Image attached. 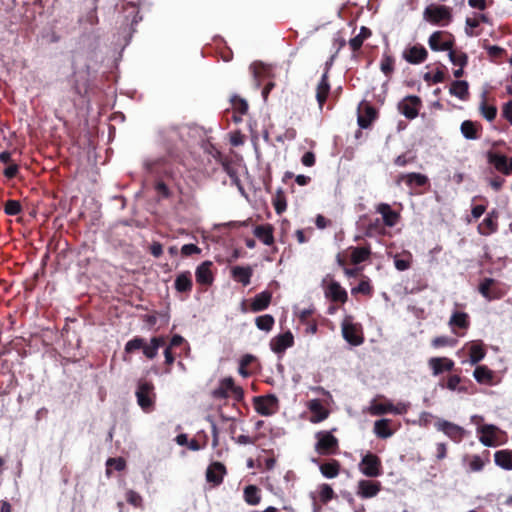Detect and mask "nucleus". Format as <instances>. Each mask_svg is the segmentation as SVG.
<instances>
[{
    "mask_svg": "<svg viewBox=\"0 0 512 512\" xmlns=\"http://www.w3.org/2000/svg\"><path fill=\"white\" fill-rule=\"evenodd\" d=\"M155 387L151 381L140 379L135 392L137 403L144 412H151L155 407Z\"/></svg>",
    "mask_w": 512,
    "mask_h": 512,
    "instance_id": "f257e3e1",
    "label": "nucleus"
},
{
    "mask_svg": "<svg viewBox=\"0 0 512 512\" xmlns=\"http://www.w3.org/2000/svg\"><path fill=\"white\" fill-rule=\"evenodd\" d=\"M213 397L216 399H226L232 397L236 401L244 398V391L240 386L235 385L232 377L223 378L219 386L213 391Z\"/></svg>",
    "mask_w": 512,
    "mask_h": 512,
    "instance_id": "f03ea898",
    "label": "nucleus"
},
{
    "mask_svg": "<svg viewBox=\"0 0 512 512\" xmlns=\"http://www.w3.org/2000/svg\"><path fill=\"white\" fill-rule=\"evenodd\" d=\"M424 18L433 25H448L452 20L451 8L445 5H429L424 10Z\"/></svg>",
    "mask_w": 512,
    "mask_h": 512,
    "instance_id": "7ed1b4c3",
    "label": "nucleus"
},
{
    "mask_svg": "<svg viewBox=\"0 0 512 512\" xmlns=\"http://www.w3.org/2000/svg\"><path fill=\"white\" fill-rule=\"evenodd\" d=\"M478 292L488 301L499 300L503 298L507 290L503 285L493 278H484L479 286Z\"/></svg>",
    "mask_w": 512,
    "mask_h": 512,
    "instance_id": "20e7f679",
    "label": "nucleus"
},
{
    "mask_svg": "<svg viewBox=\"0 0 512 512\" xmlns=\"http://www.w3.org/2000/svg\"><path fill=\"white\" fill-rule=\"evenodd\" d=\"M359 470L366 477H378L383 473L381 459L376 454L368 452L362 457L359 463Z\"/></svg>",
    "mask_w": 512,
    "mask_h": 512,
    "instance_id": "39448f33",
    "label": "nucleus"
},
{
    "mask_svg": "<svg viewBox=\"0 0 512 512\" xmlns=\"http://www.w3.org/2000/svg\"><path fill=\"white\" fill-rule=\"evenodd\" d=\"M317 443L315 450L320 455L335 454L339 448L338 439L331 432L320 431L316 434Z\"/></svg>",
    "mask_w": 512,
    "mask_h": 512,
    "instance_id": "423d86ee",
    "label": "nucleus"
},
{
    "mask_svg": "<svg viewBox=\"0 0 512 512\" xmlns=\"http://www.w3.org/2000/svg\"><path fill=\"white\" fill-rule=\"evenodd\" d=\"M454 43L455 41L453 35L447 31H435L430 35L428 39L429 47L433 51L451 50L454 46Z\"/></svg>",
    "mask_w": 512,
    "mask_h": 512,
    "instance_id": "0eeeda50",
    "label": "nucleus"
},
{
    "mask_svg": "<svg viewBox=\"0 0 512 512\" xmlns=\"http://www.w3.org/2000/svg\"><path fill=\"white\" fill-rule=\"evenodd\" d=\"M435 428L439 431H442L452 441L457 443L461 442L466 434V431L463 427L443 419H439L435 423Z\"/></svg>",
    "mask_w": 512,
    "mask_h": 512,
    "instance_id": "6e6552de",
    "label": "nucleus"
},
{
    "mask_svg": "<svg viewBox=\"0 0 512 512\" xmlns=\"http://www.w3.org/2000/svg\"><path fill=\"white\" fill-rule=\"evenodd\" d=\"M382 490V484L377 480L361 479L357 483L356 494L361 499L376 497Z\"/></svg>",
    "mask_w": 512,
    "mask_h": 512,
    "instance_id": "1a4fd4ad",
    "label": "nucleus"
},
{
    "mask_svg": "<svg viewBox=\"0 0 512 512\" xmlns=\"http://www.w3.org/2000/svg\"><path fill=\"white\" fill-rule=\"evenodd\" d=\"M421 106L422 101L420 97L409 95L399 102L398 109L407 119H414L418 116Z\"/></svg>",
    "mask_w": 512,
    "mask_h": 512,
    "instance_id": "9d476101",
    "label": "nucleus"
},
{
    "mask_svg": "<svg viewBox=\"0 0 512 512\" xmlns=\"http://www.w3.org/2000/svg\"><path fill=\"white\" fill-rule=\"evenodd\" d=\"M278 406V399L275 395L258 396L254 398V408L257 413L263 416L272 415Z\"/></svg>",
    "mask_w": 512,
    "mask_h": 512,
    "instance_id": "9b49d317",
    "label": "nucleus"
},
{
    "mask_svg": "<svg viewBox=\"0 0 512 512\" xmlns=\"http://www.w3.org/2000/svg\"><path fill=\"white\" fill-rule=\"evenodd\" d=\"M293 345L294 336L289 330L273 337L270 341L271 350L278 355L283 354L286 349L292 347Z\"/></svg>",
    "mask_w": 512,
    "mask_h": 512,
    "instance_id": "f8f14e48",
    "label": "nucleus"
},
{
    "mask_svg": "<svg viewBox=\"0 0 512 512\" xmlns=\"http://www.w3.org/2000/svg\"><path fill=\"white\" fill-rule=\"evenodd\" d=\"M226 473L227 470L223 463L218 461L212 462L206 470V481L213 487H217L222 484Z\"/></svg>",
    "mask_w": 512,
    "mask_h": 512,
    "instance_id": "ddd939ff",
    "label": "nucleus"
},
{
    "mask_svg": "<svg viewBox=\"0 0 512 512\" xmlns=\"http://www.w3.org/2000/svg\"><path fill=\"white\" fill-rule=\"evenodd\" d=\"M403 59H405L410 64H421L426 61L428 57V52L426 48L421 44H416L406 48L402 54Z\"/></svg>",
    "mask_w": 512,
    "mask_h": 512,
    "instance_id": "4468645a",
    "label": "nucleus"
},
{
    "mask_svg": "<svg viewBox=\"0 0 512 512\" xmlns=\"http://www.w3.org/2000/svg\"><path fill=\"white\" fill-rule=\"evenodd\" d=\"M342 334L343 338L353 346H359L364 342V337L362 336L357 324L343 322Z\"/></svg>",
    "mask_w": 512,
    "mask_h": 512,
    "instance_id": "2eb2a0df",
    "label": "nucleus"
},
{
    "mask_svg": "<svg viewBox=\"0 0 512 512\" xmlns=\"http://www.w3.org/2000/svg\"><path fill=\"white\" fill-rule=\"evenodd\" d=\"M350 257V263L353 265H359L370 259L372 254L371 245L366 244L364 246H350L347 249Z\"/></svg>",
    "mask_w": 512,
    "mask_h": 512,
    "instance_id": "dca6fc26",
    "label": "nucleus"
},
{
    "mask_svg": "<svg viewBox=\"0 0 512 512\" xmlns=\"http://www.w3.org/2000/svg\"><path fill=\"white\" fill-rule=\"evenodd\" d=\"M499 432L500 430L498 427L491 424H485L479 428V433L481 434L479 440L485 446H497L499 444L497 440V434Z\"/></svg>",
    "mask_w": 512,
    "mask_h": 512,
    "instance_id": "f3484780",
    "label": "nucleus"
},
{
    "mask_svg": "<svg viewBox=\"0 0 512 512\" xmlns=\"http://www.w3.org/2000/svg\"><path fill=\"white\" fill-rule=\"evenodd\" d=\"M213 263L211 261L202 262L195 271L196 282L203 286H210L214 281V276L211 271Z\"/></svg>",
    "mask_w": 512,
    "mask_h": 512,
    "instance_id": "a211bd4d",
    "label": "nucleus"
},
{
    "mask_svg": "<svg viewBox=\"0 0 512 512\" xmlns=\"http://www.w3.org/2000/svg\"><path fill=\"white\" fill-rule=\"evenodd\" d=\"M376 212L381 214L383 223L387 227L395 226L401 217L400 213L392 210L391 206L387 203H379L376 206Z\"/></svg>",
    "mask_w": 512,
    "mask_h": 512,
    "instance_id": "6ab92c4d",
    "label": "nucleus"
},
{
    "mask_svg": "<svg viewBox=\"0 0 512 512\" xmlns=\"http://www.w3.org/2000/svg\"><path fill=\"white\" fill-rule=\"evenodd\" d=\"M483 127L481 123L465 120L460 125V131L463 137L467 140H477L481 137Z\"/></svg>",
    "mask_w": 512,
    "mask_h": 512,
    "instance_id": "aec40b11",
    "label": "nucleus"
},
{
    "mask_svg": "<svg viewBox=\"0 0 512 512\" xmlns=\"http://www.w3.org/2000/svg\"><path fill=\"white\" fill-rule=\"evenodd\" d=\"M330 90L331 86L329 82V76H327V71H324L316 87V100L320 110L323 109V106L326 103L327 98L329 96Z\"/></svg>",
    "mask_w": 512,
    "mask_h": 512,
    "instance_id": "412c9836",
    "label": "nucleus"
},
{
    "mask_svg": "<svg viewBox=\"0 0 512 512\" xmlns=\"http://www.w3.org/2000/svg\"><path fill=\"white\" fill-rule=\"evenodd\" d=\"M376 117V109L372 105L365 103L359 108L358 125L363 129H367Z\"/></svg>",
    "mask_w": 512,
    "mask_h": 512,
    "instance_id": "4be33fe9",
    "label": "nucleus"
},
{
    "mask_svg": "<svg viewBox=\"0 0 512 512\" xmlns=\"http://www.w3.org/2000/svg\"><path fill=\"white\" fill-rule=\"evenodd\" d=\"M325 296L336 303H345L348 299L346 290L336 281H331L326 287Z\"/></svg>",
    "mask_w": 512,
    "mask_h": 512,
    "instance_id": "5701e85b",
    "label": "nucleus"
},
{
    "mask_svg": "<svg viewBox=\"0 0 512 512\" xmlns=\"http://www.w3.org/2000/svg\"><path fill=\"white\" fill-rule=\"evenodd\" d=\"M124 21L126 24H130L131 27L137 25L142 17L139 14V7L133 2H125L122 4V11Z\"/></svg>",
    "mask_w": 512,
    "mask_h": 512,
    "instance_id": "b1692460",
    "label": "nucleus"
},
{
    "mask_svg": "<svg viewBox=\"0 0 512 512\" xmlns=\"http://www.w3.org/2000/svg\"><path fill=\"white\" fill-rule=\"evenodd\" d=\"M428 363L435 376L445 371H452L455 366L454 361L447 357H433Z\"/></svg>",
    "mask_w": 512,
    "mask_h": 512,
    "instance_id": "393cba45",
    "label": "nucleus"
},
{
    "mask_svg": "<svg viewBox=\"0 0 512 512\" xmlns=\"http://www.w3.org/2000/svg\"><path fill=\"white\" fill-rule=\"evenodd\" d=\"M272 301V292L264 290L257 294L251 301L250 310L254 313L266 310Z\"/></svg>",
    "mask_w": 512,
    "mask_h": 512,
    "instance_id": "a878e982",
    "label": "nucleus"
},
{
    "mask_svg": "<svg viewBox=\"0 0 512 512\" xmlns=\"http://www.w3.org/2000/svg\"><path fill=\"white\" fill-rule=\"evenodd\" d=\"M308 408L311 413L310 421L312 423L322 422L329 415V411L322 405V403L318 399L311 400L308 404Z\"/></svg>",
    "mask_w": 512,
    "mask_h": 512,
    "instance_id": "bb28decb",
    "label": "nucleus"
},
{
    "mask_svg": "<svg viewBox=\"0 0 512 512\" xmlns=\"http://www.w3.org/2000/svg\"><path fill=\"white\" fill-rule=\"evenodd\" d=\"M369 411L372 415H384L387 413L402 414L405 412V409L399 408L398 406H394L389 401L386 403H378L373 401L371 403Z\"/></svg>",
    "mask_w": 512,
    "mask_h": 512,
    "instance_id": "cd10ccee",
    "label": "nucleus"
},
{
    "mask_svg": "<svg viewBox=\"0 0 512 512\" xmlns=\"http://www.w3.org/2000/svg\"><path fill=\"white\" fill-rule=\"evenodd\" d=\"M469 360L472 365L479 363L486 356V349L482 341H472L468 344Z\"/></svg>",
    "mask_w": 512,
    "mask_h": 512,
    "instance_id": "c85d7f7f",
    "label": "nucleus"
},
{
    "mask_svg": "<svg viewBox=\"0 0 512 512\" xmlns=\"http://www.w3.org/2000/svg\"><path fill=\"white\" fill-rule=\"evenodd\" d=\"M399 181H405L406 185L410 188L415 186L423 187L429 184V179L426 175L416 172L401 174L398 179Z\"/></svg>",
    "mask_w": 512,
    "mask_h": 512,
    "instance_id": "c756f323",
    "label": "nucleus"
},
{
    "mask_svg": "<svg viewBox=\"0 0 512 512\" xmlns=\"http://www.w3.org/2000/svg\"><path fill=\"white\" fill-rule=\"evenodd\" d=\"M174 287L179 293L189 294L193 287L191 272L184 271L178 274L174 282Z\"/></svg>",
    "mask_w": 512,
    "mask_h": 512,
    "instance_id": "7c9ffc66",
    "label": "nucleus"
},
{
    "mask_svg": "<svg viewBox=\"0 0 512 512\" xmlns=\"http://www.w3.org/2000/svg\"><path fill=\"white\" fill-rule=\"evenodd\" d=\"M449 326L452 328V331L456 333L455 328L466 330L470 326L469 315L466 312H454L449 320Z\"/></svg>",
    "mask_w": 512,
    "mask_h": 512,
    "instance_id": "2f4dec72",
    "label": "nucleus"
},
{
    "mask_svg": "<svg viewBox=\"0 0 512 512\" xmlns=\"http://www.w3.org/2000/svg\"><path fill=\"white\" fill-rule=\"evenodd\" d=\"M231 275L234 280L242 283L243 286H247L250 284L253 270L250 266H235L231 269Z\"/></svg>",
    "mask_w": 512,
    "mask_h": 512,
    "instance_id": "473e14b6",
    "label": "nucleus"
},
{
    "mask_svg": "<svg viewBox=\"0 0 512 512\" xmlns=\"http://www.w3.org/2000/svg\"><path fill=\"white\" fill-rule=\"evenodd\" d=\"M449 92L451 95L465 101L469 98V84L464 80L453 81L450 85Z\"/></svg>",
    "mask_w": 512,
    "mask_h": 512,
    "instance_id": "72a5a7b5",
    "label": "nucleus"
},
{
    "mask_svg": "<svg viewBox=\"0 0 512 512\" xmlns=\"http://www.w3.org/2000/svg\"><path fill=\"white\" fill-rule=\"evenodd\" d=\"M473 376L478 383L491 385L495 375L486 365H479L475 368Z\"/></svg>",
    "mask_w": 512,
    "mask_h": 512,
    "instance_id": "f704fd0d",
    "label": "nucleus"
},
{
    "mask_svg": "<svg viewBox=\"0 0 512 512\" xmlns=\"http://www.w3.org/2000/svg\"><path fill=\"white\" fill-rule=\"evenodd\" d=\"M319 469L325 478L332 479L339 475L341 464L336 459H330L329 461L320 464Z\"/></svg>",
    "mask_w": 512,
    "mask_h": 512,
    "instance_id": "c9c22d12",
    "label": "nucleus"
},
{
    "mask_svg": "<svg viewBox=\"0 0 512 512\" xmlns=\"http://www.w3.org/2000/svg\"><path fill=\"white\" fill-rule=\"evenodd\" d=\"M165 344V338L163 336L153 337L150 340V344L145 342V346H143V354L148 359H154L157 356L158 349Z\"/></svg>",
    "mask_w": 512,
    "mask_h": 512,
    "instance_id": "e433bc0d",
    "label": "nucleus"
},
{
    "mask_svg": "<svg viewBox=\"0 0 512 512\" xmlns=\"http://www.w3.org/2000/svg\"><path fill=\"white\" fill-rule=\"evenodd\" d=\"M254 234L265 245L274 243L273 227L270 224L256 226Z\"/></svg>",
    "mask_w": 512,
    "mask_h": 512,
    "instance_id": "4c0bfd02",
    "label": "nucleus"
},
{
    "mask_svg": "<svg viewBox=\"0 0 512 512\" xmlns=\"http://www.w3.org/2000/svg\"><path fill=\"white\" fill-rule=\"evenodd\" d=\"M487 160L489 164H492L497 171L504 174L506 172V165L508 157L506 155L489 151L487 153Z\"/></svg>",
    "mask_w": 512,
    "mask_h": 512,
    "instance_id": "58836bf2",
    "label": "nucleus"
},
{
    "mask_svg": "<svg viewBox=\"0 0 512 512\" xmlns=\"http://www.w3.org/2000/svg\"><path fill=\"white\" fill-rule=\"evenodd\" d=\"M390 419H380L374 423V433L378 438L387 439L393 435V430L390 428Z\"/></svg>",
    "mask_w": 512,
    "mask_h": 512,
    "instance_id": "ea45409f",
    "label": "nucleus"
},
{
    "mask_svg": "<svg viewBox=\"0 0 512 512\" xmlns=\"http://www.w3.org/2000/svg\"><path fill=\"white\" fill-rule=\"evenodd\" d=\"M371 35H372L371 30L366 26H362L360 28L359 34L357 36H355L354 38L350 39V41H349V46H350L351 50L353 52L359 51L363 45V42L366 39H368L369 37H371Z\"/></svg>",
    "mask_w": 512,
    "mask_h": 512,
    "instance_id": "a19ab883",
    "label": "nucleus"
},
{
    "mask_svg": "<svg viewBox=\"0 0 512 512\" xmlns=\"http://www.w3.org/2000/svg\"><path fill=\"white\" fill-rule=\"evenodd\" d=\"M496 465L505 469L512 470V454L508 450H499L494 454Z\"/></svg>",
    "mask_w": 512,
    "mask_h": 512,
    "instance_id": "79ce46f5",
    "label": "nucleus"
},
{
    "mask_svg": "<svg viewBox=\"0 0 512 512\" xmlns=\"http://www.w3.org/2000/svg\"><path fill=\"white\" fill-rule=\"evenodd\" d=\"M412 254L409 251H403L394 257L395 268L399 271H405L411 267Z\"/></svg>",
    "mask_w": 512,
    "mask_h": 512,
    "instance_id": "37998d69",
    "label": "nucleus"
},
{
    "mask_svg": "<svg viewBox=\"0 0 512 512\" xmlns=\"http://www.w3.org/2000/svg\"><path fill=\"white\" fill-rule=\"evenodd\" d=\"M381 72L388 78L392 76L395 70V58L388 53H383L380 62Z\"/></svg>",
    "mask_w": 512,
    "mask_h": 512,
    "instance_id": "c03bdc74",
    "label": "nucleus"
},
{
    "mask_svg": "<svg viewBox=\"0 0 512 512\" xmlns=\"http://www.w3.org/2000/svg\"><path fill=\"white\" fill-rule=\"evenodd\" d=\"M244 500L249 505H257L261 501L260 489L255 485H248L244 489Z\"/></svg>",
    "mask_w": 512,
    "mask_h": 512,
    "instance_id": "a18cd8bd",
    "label": "nucleus"
},
{
    "mask_svg": "<svg viewBox=\"0 0 512 512\" xmlns=\"http://www.w3.org/2000/svg\"><path fill=\"white\" fill-rule=\"evenodd\" d=\"M498 230V222L490 217H485L483 221L478 225V232L481 235L488 236L495 233Z\"/></svg>",
    "mask_w": 512,
    "mask_h": 512,
    "instance_id": "49530a36",
    "label": "nucleus"
},
{
    "mask_svg": "<svg viewBox=\"0 0 512 512\" xmlns=\"http://www.w3.org/2000/svg\"><path fill=\"white\" fill-rule=\"evenodd\" d=\"M218 163L221 164L223 170L231 178L233 183L238 185L239 184V177H238L237 170L232 165V160L229 157L225 156Z\"/></svg>",
    "mask_w": 512,
    "mask_h": 512,
    "instance_id": "de8ad7c7",
    "label": "nucleus"
},
{
    "mask_svg": "<svg viewBox=\"0 0 512 512\" xmlns=\"http://www.w3.org/2000/svg\"><path fill=\"white\" fill-rule=\"evenodd\" d=\"M274 323H275L274 317L270 314L261 315L255 319V324H256L257 328L259 330L266 331V332L272 330Z\"/></svg>",
    "mask_w": 512,
    "mask_h": 512,
    "instance_id": "09e8293b",
    "label": "nucleus"
},
{
    "mask_svg": "<svg viewBox=\"0 0 512 512\" xmlns=\"http://www.w3.org/2000/svg\"><path fill=\"white\" fill-rule=\"evenodd\" d=\"M335 497V492L329 484L323 483L319 486V499L321 503L327 504Z\"/></svg>",
    "mask_w": 512,
    "mask_h": 512,
    "instance_id": "8fccbe9b",
    "label": "nucleus"
},
{
    "mask_svg": "<svg viewBox=\"0 0 512 512\" xmlns=\"http://www.w3.org/2000/svg\"><path fill=\"white\" fill-rule=\"evenodd\" d=\"M449 51V59L450 61L459 67H465L468 63V56L466 53L461 51H455L453 48Z\"/></svg>",
    "mask_w": 512,
    "mask_h": 512,
    "instance_id": "3c124183",
    "label": "nucleus"
},
{
    "mask_svg": "<svg viewBox=\"0 0 512 512\" xmlns=\"http://www.w3.org/2000/svg\"><path fill=\"white\" fill-rule=\"evenodd\" d=\"M273 206H274L275 212L278 215H281L286 210V207H287L286 197L282 190H278L276 195L274 196Z\"/></svg>",
    "mask_w": 512,
    "mask_h": 512,
    "instance_id": "603ef678",
    "label": "nucleus"
},
{
    "mask_svg": "<svg viewBox=\"0 0 512 512\" xmlns=\"http://www.w3.org/2000/svg\"><path fill=\"white\" fill-rule=\"evenodd\" d=\"M232 108L235 113L245 115L248 112V103L245 99L235 95L231 98Z\"/></svg>",
    "mask_w": 512,
    "mask_h": 512,
    "instance_id": "864d4df0",
    "label": "nucleus"
},
{
    "mask_svg": "<svg viewBox=\"0 0 512 512\" xmlns=\"http://www.w3.org/2000/svg\"><path fill=\"white\" fill-rule=\"evenodd\" d=\"M336 261H337V264L341 267H343V270H344V274L348 277V278H355L359 275L361 269L360 268H347L346 265H347V261L346 259L341 255V254H338L337 257H336Z\"/></svg>",
    "mask_w": 512,
    "mask_h": 512,
    "instance_id": "5fc2aeb1",
    "label": "nucleus"
},
{
    "mask_svg": "<svg viewBox=\"0 0 512 512\" xmlns=\"http://www.w3.org/2000/svg\"><path fill=\"white\" fill-rule=\"evenodd\" d=\"M22 212L21 203L18 200H8L4 204V213L9 216H16Z\"/></svg>",
    "mask_w": 512,
    "mask_h": 512,
    "instance_id": "6e6d98bb",
    "label": "nucleus"
},
{
    "mask_svg": "<svg viewBox=\"0 0 512 512\" xmlns=\"http://www.w3.org/2000/svg\"><path fill=\"white\" fill-rule=\"evenodd\" d=\"M481 115L488 121H493L497 115V108L494 105H487L485 101L480 105Z\"/></svg>",
    "mask_w": 512,
    "mask_h": 512,
    "instance_id": "4d7b16f0",
    "label": "nucleus"
},
{
    "mask_svg": "<svg viewBox=\"0 0 512 512\" xmlns=\"http://www.w3.org/2000/svg\"><path fill=\"white\" fill-rule=\"evenodd\" d=\"M462 378L459 375H450L447 378L446 384L442 385L443 387H446L447 389L451 391L458 390L459 392H465L466 389L464 387H459V384L461 383Z\"/></svg>",
    "mask_w": 512,
    "mask_h": 512,
    "instance_id": "13d9d810",
    "label": "nucleus"
},
{
    "mask_svg": "<svg viewBox=\"0 0 512 512\" xmlns=\"http://www.w3.org/2000/svg\"><path fill=\"white\" fill-rule=\"evenodd\" d=\"M163 173L169 180L174 183L179 192L182 193V187L179 182V177L181 176L180 171H176L169 166H165Z\"/></svg>",
    "mask_w": 512,
    "mask_h": 512,
    "instance_id": "bf43d9fd",
    "label": "nucleus"
},
{
    "mask_svg": "<svg viewBox=\"0 0 512 512\" xmlns=\"http://www.w3.org/2000/svg\"><path fill=\"white\" fill-rule=\"evenodd\" d=\"M351 292L352 294L361 293L370 296L373 292V287L369 280H361L356 287L352 288Z\"/></svg>",
    "mask_w": 512,
    "mask_h": 512,
    "instance_id": "052dcab7",
    "label": "nucleus"
},
{
    "mask_svg": "<svg viewBox=\"0 0 512 512\" xmlns=\"http://www.w3.org/2000/svg\"><path fill=\"white\" fill-rule=\"evenodd\" d=\"M143 346H145V340L141 337L136 336L126 343L125 352L132 353L135 350L142 349Z\"/></svg>",
    "mask_w": 512,
    "mask_h": 512,
    "instance_id": "680f3d73",
    "label": "nucleus"
},
{
    "mask_svg": "<svg viewBox=\"0 0 512 512\" xmlns=\"http://www.w3.org/2000/svg\"><path fill=\"white\" fill-rule=\"evenodd\" d=\"M154 188L157 194L164 199H168L172 196L169 187L163 180H157Z\"/></svg>",
    "mask_w": 512,
    "mask_h": 512,
    "instance_id": "e2e57ef3",
    "label": "nucleus"
},
{
    "mask_svg": "<svg viewBox=\"0 0 512 512\" xmlns=\"http://www.w3.org/2000/svg\"><path fill=\"white\" fill-rule=\"evenodd\" d=\"M455 343H456V340L449 338L447 336H438L432 340V346L434 348H440V347H445V346H454Z\"/></svg>",
    "mask_w": 512,
    "mask_h": 512,
    "instance_id": "0e129e2a",
    "label": "nucleus"
},
{
    "mask_svg": "<svg viewBox=\"0 0 512 512\" xmlns=\"http://www.w3.org/2000/svg\"><path fill=\"white\" fill-rule=\"evenodd\" d=\"M126 501L134 507H141L143 499L139 493L134 490H129L126 493Z\"/></svg>",
    "mask_w": 512,
    "mask_h": 512,
    "instance_id": "69168bd1",
    "label": "nucleus"
},
{
    "mask_svg": "<svg viewBox=\"0 0 512 512\" xmlns=\"http://www.w3.org/2000/svg\"><path fill=\"white\" fill-rule=\"evenodd\" d=\"M424 80L432 81L435 84L441 83L445 80V72L441 69H437L433 75H431V73L428 72L424 75Z\"/></svg>",
    "mask_w": 512,
    "mask_h": 512,
    "instance_id": "338daca9",
    "label": "nucleus"
},
{
    "mask_svg": "<svg viewBox=\"0 0 512 512\" xmlns=\"http://www.w3.org/2000/svg\"><path fill=\"white\" fill-rule=\"evenodd\" d=\"M107 467H113L117 471H122L126 467V461L121 458H109L106 462Z\"/></svg>",
    "mask_w": 512,
    "mask_h": 512,
    "instance_id": "774afa93",
    "label": "nucleus"
}]
</instances>
